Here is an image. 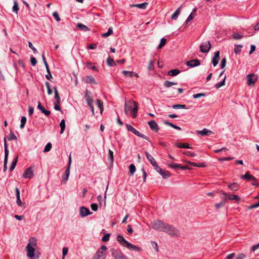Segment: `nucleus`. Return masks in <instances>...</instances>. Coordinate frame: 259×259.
<instances>
[{
	"instance_id": "13d9d810",
	"label": "nucleus",
	"mask_w": 259,
	"mask_h": 259,
	"mask_svg": "<svg viewBox=\"0 0 259 259\" xmlns=\"http://www.w3.org/2000/svg\"><path fill=\"white\" fill-rule=\"evenodd\" d=\"M52 148V144L51 143H48L45 146L44 152H47L50 151Z\"/></svg>"
},
{
	"instance_id": "7c9ffc66",
	"label": "nucleus",
	"mask_w": 259,
	"mask_h": 259,
	"mask_svg": "<svg viewBox=\"0 0 259 259\" xmlns=\"http://www.w3.org/2000/svg\"><path fill=\"white\" fill-rule=\"evenodd\" d=\"M54 93H55V99L56 100L55 103H57V104H60V98L59 95V93L57 90L56 87L54 88Z\"/></svg>"
},
{
	"instance_id": "680f3d73",
	"label": "nucleus",
	"mask_w": 259,
	"mask_h": 259,
	"mask_svg": "<svg viewBox=\"0 0 259 259\" xmlns=\"http://www.w3.org/2000/svg\"><path fill=\"white\" fill-rule=\"evenodd\" d=\"M53 16L54 17V18L56 19V20L57 21V22H60L61 19H60V18L58 14V13L57 12H54L53 13Z\"/></svg>"
},
{
	"instance_id": "c756f323",
	"label": "nucleus",
	"mask_w": 259,
	"mask_h": 259,
	"mask_svg": "<svg viewBox=\"0 0 259 259\" xmlns=\"http://www.w3.org/2000/svg\"><path fill=\"white\" fill-rule=\"evenodd\" d=\"M176 146L180 148H187V149H190L191 148V147L190 146V145L188 143H177L176 144Z\"/></svg>"
},
{
	"instance_id": "4c0bfd02",
	"label": "nucleus",
	"mask_w": 259,
	"mask_h": 259,
	"mask_svg": "<svg viewBox=\"0 0 259 259\" xmlns=\"http://www.w3.org/2000/svg\"><path fill=\"white\" fill-rule=\"evenodd\" d=\"M113 33V29H112V27H109L108 30V31L106 33H104L102 34V36L103 37H107L108 36H109V35H110L111 34H112Z\"/></svg>"
},
{
	"instance_id": "bf43d9fd",
	"label": "nucleus",
	"mask_w": 259,
	"mask_h": 259,
	"mask_svg": "<svg viewBox=\"0 0 259 259\" xmlns=\"http://www.w3.org/2000/svg\"><path fill=\"white\" fill-rule=\"evenodd\" d=\"M154 169L156 170L157 172H158L159 174L162 172V169H161L159 166L157 164V163H155V164H154L153 165H152Z\"/></svg>"
},
{
	"instance_id": "3c124183",
	"label": "nucleus",
	"mask_w": 259,
	"mask_h": 259,
	"mask_svg": "<svg viewBox=\"0 0 259 259\" xmlns=\"http://www.w3.org/2000/svg\"><path fill=\"white\" fill-rule=\"evenodd\" d=\"M84 98L86 101L92 99L91 97V92L90 91L88 90L85 91Z\"/></svg>"
},
{
	"instance_id": "ddd939ff",
	"label": "nucleus",
	"mask_w": 259,
	"mask_h": 259,
	"mask_svg": "<svg viewBox=\"0 0 259 259\" xmlns=\"http://www.w3.org/2000/svg\"><path fill=\"white\" fill-rule=\"evenodd\" d=\"M148 124L149 125L151 130L155 132H158L159 130V126L155 120H151L148 122Z\"/></svg>"
},
{
	"instance_id": "09e8293b",
	"label": "nucleus",
	"mask_w": 259,
	"mask_h": 259,
	"mask_svg": "<svg viewBox=\"0 0 259 259\" xmlns=\"http://www.w3.org/2000/svg\"><path fill=\"white\" fill-rule=\"evenodd\" d=\"M242 46L241 45L236 46L234 49V53L236 54H239L241 51Z\"/></svg>"
},
{
	"instance_id": "c03bdc74",
	"label": "nucleus",
	"mask_w": 259,
	"mask_h": 259,
	"mask_svg": "<svg viewBox=\"0 0 259 259\" xmlns=\"http://www.w3.org/2000/svg\"><path fill=\"white\" fill-rule=\"evenodd\" d=\"M130 173L131 175H133L136 171V168L134 164H131L129 166Z\"/></svg>"
},
{
	"instance_id": "0e129e2a",
	"label": "nucleus",
	"mask_w": 259,
	"mask_h": 259,
	"mask_svg": "<svg viewBox=\"0 0 259 259\" xmlns=\"http://www.w3.org/2000/svg\"><path fill=\"white\" fill-rule=\"evenodd\" d=\"M154 62L153 60H150L149 63L148 69L149 70H151L154 69Z\"/></svg>"
},
{
	"instance_id": "2eb2a0df",
	"label": "nucleus",
	"mask_w": 259,
	"mask_h": 259,
	"mask_svg": "<svg viewBox=\"0 0 259 259\" xmlns=\"http://www.w3.org/2000/svg\"><path fill=\"white\" fill-rule=\"evenodd\" d=\"M79 212L80 215L82 217H85L89 214H91L92 212L90 211V210L84 206H81L79 208Z\"/></svg>"
},
{
	"instance_id": "79ce46f5",
	"label": "nucleus",
	"mask_w": 259,
	"mask_h": 259,
	"mask_svg": "<svg viewBox=\"0 0 259 259\" xmlns=\"http://www.w3.org/2000/svg\"><path fill=\"white\" fill-rule=\"evenodd\" d=\"M60 126L61 127V131L60 133L63 134L64 132L65 128V121L64 119H63L60 123Z\"/></svg>"
},
{
	"instance_id": "72a5a7b5",
	"label": "nucleus",
	"mask_w": 259,
	"mask_h": 259,
	"mask_svg": "<svg viewBox=\"0 0 259 259\" xmlns=\"http://www.w3.org/2000/svg\"><path fill=\"white\" fill-rule=\"evenodd\" d=\"M17 158H18V156L16 157L13 160L12 163H11V166L9 168V170L10 171L12 172L15 168L16 164H17Z\"/></svg>"
},
{
	"instance_id": "7ed1b4c3",
	"label": "nucleus",
	"mask_w": 259,
	"mask_h": 259,
	"mask_svg": "<svg viewBox=\"0 0 259 259\" xmlns=\"http://www.w3.org/2000/svg\"><path fill=\"white\" fill-rule=\"evenodd\" d=\"M117 239L118 242L123 246L126 247L127 248L136 251H140L141 249L134 244L128 242L125 239L124 237L120 234L117 235Z\"/></svg>"
},
{
	"instance_id": "393cba45",
	"label": "nucleus",
	"mask_w": 259,
	"mask_h": 259,
	"mask_svg": "<svg viewBox=\"0 0 259 259\" xmlns=\"http://www.w3.org/2000/svg\"><path fill=\"white\" fill-rule=\"evenodd\" d=\"M148 5V4L145 2L142 4L132 5L131 7H137L139 9H144L147 7Z\"/></svg>"
},
{
	"instance_id": "473e14b6",
	"label": "nucleus",
	"mask_w": 259,
	"mask_h": 259,
	"mask_svg": "<svg viewBox=\"0 0 259 259\" xmlns=\"http://www.w3.org/2000/svg\"><path fill=\"white\" fill-rule=\"evenodd\" d=\"M77 27L81 30L84 31H87L90 30V29L87 26L84 25L82 23H78L77 25Z\"/></svg>"
},
{
	"instance_id": "5701e85b",
	"label": "nucleus",
	"mask_w": 259,
	"mask_h": 259,
	"mask_svg": "<svg viewBox=\"0 0 259 259\" xmlns=\"http://www.w3.org/2000/svg\"><path fill=\"white\" fill-rule=\"evenodd\" d=\"M228 187L232 191L235 192L238 190L239 186L236 183H233L230 184L228 185Z\"/></svg>"
},
{
	"instance_id": "39448f33",
	"label": "nucleus",
	"mask_w": 259,
	"mask_h": 259,
	"mask_svg": "<svg viewBox=\"0 0 259 259\" xmlns=\"http://www.w3.org/2000/svg\"><path fill=\"white\" fill-rule=\"evenodd\" d=\"M151 225L152 228L154 230L163 232L166 223L159 220H157L152 222Z\"/></svg>"
},
{
	"instance_id": "e2e57ef3",
	"label": "nucleus",
	"mask_w": 259,
	"mask_h": 259,
	"mask_svg": "<svg viewBox=\"0 0 259 259\" xmlns=\"http://www.w3.org/2000/svg\"><path fill=\"white\" fill-rule=\"evenodd\" d=\"M110 234H105L102 238V241L104 242H106L109 241L110 238Z\"/></svg>"
},
{
	"instance_id": "bb28decb",
	"label": "nucleus",
	"mask_w": 259,
	"mask_h": 259,
	"mask_svg": "<svg viewBox=\"0 0 259 259\" xmlns=\"http://www.w3.org/2000/svg\"><path fill=\"white\" fill-rule=\"evenodd\" d=\"M70 174V168H67L65 170L64 175L62 177L63 182L65 183L68 179Z\"/></svg>"
},
{
	"instance_id": "f704fd0d",
	"label": "nucleus",
	"mask_w": 259,
	"mask_h": 259,
	"mask_svg": "<svg viewBox=\"0 0 259 259\" xmlns=\"http://www.w3.org/2000/svg\"><path fill=\"white\" fill-rule=\"evenodd\" d=\"M159 174H160L164 179L169 177L171 175L169 171L163 170V169L162 170V172L160 173Z\"/></svg>"
},
{
	"instance_id": "423d86ee",
	"label": "nucleus",
	"mask_w": 259,
	"mask_h": 259,
	"mask_svg": "<svg viewBox=\"0 0 259 259\" xmlns=\"http://www.w3.org/2000/svg\"><path fill=\"white\" fill-rule=\"evenodd\" d=\"M106 250L107 247L105 245H102L94 254L92 259H105L106 254L104 252Z\"/></svg>"
},
{
	"instance_id": "a18cd8bd",
	"label": "nucleus",
	"mask_w": 259,
	"mask_h": 259,
	"mask_svg": "<svg viewBox=\"0 0 259 259\" xmlns=\"http://www.w3.org/2000/svg\"><path fill=\"white\" fill-rule=\"evenodd\" d=\"M108 159L110 163H113L114 160L113 152L111 150H109Z\"/></svg>"
},
{
	"instance_id": "f257e3e1",
	"label": "nucleus",
	"mask_w": 259,
	"mask_h": 259,
	"mask_svg": "<svg viewBox=\"0 0 259 259\" xmlns=\"http://www.w3.org/2000/svg\"><path fill=\"white\" fill-rule=\"evenodd\" d=\"M138 110V105L135 101H128L125 102L124 104V112L126 115L131 113L133 118L137 117V114Z\"/></svg>"
},
{
	"instance_id": "4d7b16f0",
	"label": "nucleus",
	"mask_w": 259,
	"mask_h": 259,
	"mask_svg": "<svg viewBox=\"0 0 259 259\" xmlns=\"http://www.w3.org/2000/svg\"><path fill=\"white\" fill-rule=\"evenodd\" d=\"M225 78H226V77H225ZM225 78H224L223 79V80L221 82H218V83H216L215 85V87L217 89H219V88H221V87L224 85H225Z\"/></svg>"
},
{
	"instance_id": "f3484780",
	"label": "nucleus",
	"mask_w": 259,
	"mask_h": 259,
	"mask_svg": "<svg viewBox=\"0 0 259 259\" xmlns=\"http://www.w3.org/2000/svg\"><path fill=\"white\" fill-rule=\"evenodd\" d=\"M220 58V52L218 51L214 53L212 58V63L213 66H215L218 64Z\"/></svg>"
},
{
	"instance_id": "f8f14e48",
	"label": "nucleus",
	"mask_w": 259,
	"mask_h": 259,
	"mask_svg": "<svg viewBox=\"0 0 259 259\" xmlns=\"http://www.w3.org/2000/svg\"><path fill=\"white\" fill-rule=\"evenodd\" d=\"M211 48V44L209 41L203 42L200 46V51L202 53H207Z\"/></svg>"
},
{
	"instance_id": "f03ea898",
	"label": "nucleus",
	"mask_w": 259,
	"mask_h": 259,
	"mask_svg": "<svg viewBox=\"0 0 259 259\" xmlns=\"http://www.w3.org/2000/svg\"><path fill=\"white\" fill-rule=\"evenodd\" d=\"M37 246V240L34 237L29 239V242L26 247L27 257L32 258L34 256V247Z\"/></svg>"
},
{
	"instance_id": "603ef678",
	"label": "nucleus",
	"mask_w": 259,
	"mask_h": 259,
	"mask_svg": "<svg viewBox=\"0 0 259 259\" xmlns=\"http://www.w3.org/2000/svg\"><path fill=\"white\" fill-rule=\"evenodd\" d=\"M166 42V39L165 38H162L160 40V42L158 46V49H161L163 46H165Z\"/></svg>"
},
{
	"instance_id": "338daca9",
	"label": "nucleus",
	"mask_w": 259,
	"mask_h": 259,
	"mask_svg": "<svg viewBox=\"0 0 259 259\" xmlns=\"http://www.w3.org/2000/svg\"><path fill=\"white\" fill-rule=\"evenodd\" d=\"M205 96V95L204 93H198V94H194L193 95V98L194 99H197L198 98H200L201 97H204Z\"/></svg>"
},
{
	"instance_id": "4468645a",
	"label": "nucleus",
	"mask_w": 259,
	"mask_h": 259,
	"mask_svg": "<svg viewBox=\"0 0 259 259\" xmlns=\"http://www.w3.org/2000/svg\"><path fill=\"white\" fill-rule=\"evenodd\" d=\"M33 176V170L31 167L27 168L23 175V177L26 179H31Z\"/></svg>"
},
{
	"instance_id": "6e6d98bb",
	"label": "nucleus",
	"mask_w": 259,
	"mask_h": 259,
	"mask_svg": "<svg viewBox=\"0 0 259 259\" xmlns=\"http://www.w3.org/2000/svg\"><path fill=\"white\" fill-rule=\"evenodd\" d=\"M45 84H46V87L47 88L48 94L49 95H51L52 94L53 91H52V89L51 88V86L50 85V83L49 82L47 81V82H46Z\"/></svg>"
},
{
	"instance_id": "ea45409f",
	"label": "nucleus",
	"mask_w": 259,
	"mask_h": 259,
	"mask_svg": "<svg viewBox=\"0 0 259 259\" xmlns=\"http://www.w3.org/2000/svg\"><path fill=\"white\" fill-rule=\"evenodd\" d=\"M96 104L99 108H100L101 113H102L103 110L102 101L100 99H97L96 100Z\"/></svg>"
},
{
	"instance_id": "2f4dec72",
	"label": "nucleus",
	"mask_w": 259,
	"mask_h": 259,
	"mask_svg": "<svg viewBox=\"0 0 259 259\" xmlns=\"http://www.w3.org/2000/svg\"><path fill=\"white\" fill-rule=\"evenodd\" d=\"M180 73V71L178 69L171 70L168 72V75L169 76H174Z\"/></svg>"
},
{
	"instance_id": "c9c22d12",
	"label": "nucleus",
	"mask_w": 259,
	"mask_h": 259,
	"mask_svg": "<svg viewBox=\"0 0 259 259\" xmlns=\"http://www.w3.org/2000/svg\"><path fill=\"white\" fill-rule=\"evenodd\" d=\"M113 33V29H112V27H109L108 30V31L106 33H104L102 34V36L103 37H107L108 36H109V35H110L111 34H112Z\"/></svg>"
},
{
	"instance_id": "37998d69",
	"label": "nucleus",
	"mask_w": 259,
	"mask_h": 259,
	"mask_svg": "<svg viewBox=\"0 0 259 259\" xmlns=\"http://www.w3.org/2000/svg\"><path fill=\"white\" fill-rule=\"evenodd\" d=\"M12 10L16 14H18V11L19 10V6L16 1H15L14 2V6L12 8Z\"/></svg>"
},
{
	"instance_id": "0eeeda50",
	"label": "nucleus",
	"mask_w": 259,
	"mask_h": 259,
	"mask_svg": "<svg viewBox=\"0 0 259 259\" xmlns=\"http://www.w3.org/2000/svg\"><path fill=\"white\" fill-rule=\"evenodd\" d=\"M126 128L128 131L131 132L132 133L134 134L136 136L142 138L147 141H149V138L144 134L141 133L139 131H138L136 129L133 127L131 125L128 124H125Z\"/></svg>"
},
{
	"instance_id": "20e7f679",
	"label": "nucleus",
	"mask_w": 259,
	"mask_h": 259,
	"mask_svg": "<svg viewBox=\"0 0 259 259\" xmlns=\"http://www.w3.org/2000/svg\"><path fill=\"white\" fill-rule=\"evenodd\" d=\"M163 232L174 237L180 236V231L176 228L167 224H166Z\"/></svg>"
},
{
	"instance_id": "9b49d317",
	"label": "nucleus",
	"mask_w": 259,
	"mask_h": 259,
	"mask_svg": "<svg viewBox=\"0 0 259 259\" xmlns=\"http://www.w3.org/2000/svg\"><path fill=\"white\" fill-rule=\"evenodd\" d=\"M247 83L248 85L254 84L257 80V76L253 73L247 75Z\"/></svg>"
},
{
	"instance_id": "9d476101",
	"label": "nucleus",
	"mask_w": 259,
	"mask_h": 259,
	"mask_svg": "<svg viewBox=\"0 0 259 259\" xmlns=\"http://www.w3.org/2000/svg\"><path fill=\"white\" fill-rule=\"evenodd\" d=\"M222 194L224 196L225 199H227L228 200L238 201L240 199L239 196L237 195L228 194L225 192H222Z\"/></svg>"
},
{
	"instance_id": "cd10ccee",
	"label": "nucleus",
	"mask_w": 259,
	"mask_h": 259,
	"mask_svg": "<svg viewBox=\"0 0 259 259\" xmlns=\"http://www.w3.org/2000/svg\"><path fill=\"white\" fill-rule=\"evenodd\" d=\"M182 6H181L175 12V13L171 15V18L172 20H177L179 15L180 14V10L182 8Z\"/></svg>"
},
{
	"instance_id": "a19ab883",
	"label": "nucleus",
	"mask_w": 259,
	"mask_h": 259,
	"mask_svg": "<svg viewBox=\"0 0 259 259\" xmlns=\"http://www.w3.org/2000/svg\"><path fill=\"white\" fill-rule=\"evenodd\" d=\"M106 61L108 65L109 66H113L116 65L114 60L112 59L110 57L107 58Z\"/></svg>"
},
{
	"instance_id": "49530a36",
	"label": "nucleus",
	"mask_w": 259,
	"mask_h": 259,
	"mask_svg": "<svg viewBox=\"0 0 259 259\" xmlns=\"http://www.w3.org/2000/svg\"><path fill=\"white\" fill-rule=\"evenodd\" d=\"M86 67L88 68H89L90 69H91L92 70H97V68L95 65H93L92 64V63H91L90 62H87V63Z\"/></svg>"
},
{
	"instance_id": "6e6552de",
	"label": "nucleus",
	"mask_w": 259,
	"mask_h": 259,
	"mask_svg": "<svg viewBox=\"0 0 259 259\" xmlns=\"http://www.w3.org/2000/svg\"><path fill=\"white\" fill-rule=\"evenodd\" d=\"M111 252L112 257L114 259H128L119 249H111Z\"/></svg>"
},
{
	"instance_id": "b1692460",
	"label": "nucleus",
	"mask_w": 259,
	"mask_h": 259,
	"mask_svg": "<svg viewBox=\"0 0 259 259\" xmlns=\"http://www.w3.org/2000/svg\"><path fill=\"white\" fill-rule=\"evenodd\" d=\"M145 154L147 158L152 165L157 163L154 158L148 152L145 151Z\"/></svg>"
},
{
	"instance_id": "8fccbe9b",
	"label": "nucleus",
	"mask_w": 259,
	"mask_h": 259,
	"mask_svg": "<svg viewBox=\"0 0 259 259\" xmlns=\"http://www.w3.org/2000/svg\"><path fill=\"white\" fill-rule=\"evenodd\" d=\"M8 139L9 141H12V140H17V138L15 135V134L12 131H11L10 134L8 136Z\"/></svg>"
},
{
	"instance_id": "6ab92c4d",
	"label": "nucleus",
	"mask_w": 259,
	"mask_h": 259,
	"mask_svg": "<svg viewBox=\"0 0 259 259\" xmlns=\"http://www.w3.org/2000/svg\"><path fill=\"white\" fill-rule=\"evenodd\" d=\"M197 133L201 136H208L212 134V132L206 128H203L202 131H197Z\"/></svg>"
},
{
	"instance_id": "69168bd1",
	"label": "nucleus",
	"mask_w": 259,
	"mask_h": 259,
	"mask_svg": "<svg viewBox=\"0 0 259 259\" xmlns=\"http://www.w3.org/2000/svg\"><path fill=\"white\" fill-rule=\"evenodd\" d=\"M225 202L224 201H222L220 203H217L215 204V207L217 209H219L221 207H223L225 205Z\"/></svg>"
},
{
	"instance_id": "864d4df0",
	"label": "nucleus",
	"mask_w": 259,
	"mask_h": 259,
	"mask_svg": "<svg viewBox=\"0 0 259 259\" xmlns=\"http://www.w3.org/2000/svg\"><path fill=\"white\" fill-rule=\"evenodd\" d=\"M168 166L173 169L180 168L181 165L177 163H171L168 164Z\"/></svg>"
},
{
	"instance_id": "774afa93",
	"label": "nucleus",
	"mask_w": 259,
	"mask_h": 259,
	"mask_svg": "<svg viewBox=\"0 0 259 259\" xmlns=\"http://www.w3.org/2000/svg\"><path fill=\"white\" fill-rule=\"evenodd\" d=\"M91 209L93 210V211H97L98 210V205L96 204V203H93L91 205Z\"/></svg>"
},
{
	"instance_id": "aec40b11",
	"label": "nucleus",
	"mask_w": 259,
	"mask_h": 259,
	"mask_svg": "<svg viewBox=\"0 0 259 259\" xmlns=\"http://www.w3.org/2000/svg\"><path fill=\"white\" fill-rule=\"evenodd\" d=\"M241 178L242 179L250 180H252L254 181H256V179L253 176L250 175L249 172H246L244 175H242L241 176Z\"/></svg>"
},
{
	"instance_id": "58836bf2",
	"label": "nucleus",
	"mask_w": 259,
	"mask_h": 259,
	"mask_svg": "<svg viewBox=\"0 0 259 259\" xmlns=\"http://www.w3.org/2000/svg\"><path fill=\"white\" fill-rule=\"evenodd\" d=\"M176 84H177V82L169 81H167V80L165 81L163 84L164 86L167 88H170L172 85H176Z\"/></svg>"
},
{
	"instance_id": "052dcab7",
	"label": "nucleus",
	"mask_w": 259,
	"mask_h": 259,
	"mask_svg": "<svg viewBox=\"0 0 259 259\" xmlns=\"http://www.w3.org/2000/svg\"><path fill=\"white\" fill-rule=\"evenodd\" d=\"M151 244L152 246L153 247V248L155 250V251L156 252H158V247L157 243L154 241H151Z\"/></svg>"
},
{
	"instance_id": "dca6fc26",
	"label": "nucleus",
	"mask_w": 259,
	"mask_h": 259,
	"mask_svg": "<svg viewBox=\"0 0 259 259\" xmlns=\"http://www.w3.org/2000/svg\"><path fill=\"white\" fill-rule=\"evenodd\" d=\"M83 80L86 83L97 84L95 78L92 75L85 76L83 78Z\"/></svg>"
},
{
	"instance_id": "de8ad7c7",
	"label": "nucleus",
	"mask_w": 259,
	"mask_h": 259,
	"mask_svg": "<svg viewBox=\"0 0 259 259\" xmlns=\"http://www.w3.org/2000/svg\"><path fill=\"white\" fill-rule=\"evenodd\" d=\"M26 122V118L25 116H22L21 119V124L20 127L21 129L24 127L25 124Z\"/></svg>"
},
{
	"instance_id": "4be33fe9",
	"label": "nucleus",
	"mask_w": 259,
	"mask_h": 259,
	"mask_svg": "<svg viewBox=\"0 0 259 259\" xmlns=\"http://www.w3.org/2000/svg\"><path fill=\"white\" fill-rule=\"evenodd\" d=\"M16 203L17 205L19 206H22V202L20 199V191L18 188H16Z\"/></svg>"
},
{
	"instance_id": "1a4fd4ad",
	"label": "nucleus",
	"mask_w": 259,
	"mask_h": 259,
	"mask_svg": "<svg viewBox=\"0 0 259 259\" xmlns=\"http://www.w3.org/2000/svg\"><path fill=\"white\" fill-rule=\"evenodd\" d=\"M4 148H5V159H4V170L5 171H6L7 169V162H8V155H9V150L7 148V145L6 138L4 139Z\"/></svg>"
},
{
	"instance_id": "a878e982",
	"label": "nucleus",
	"mask_w": 259,
	"mask_h": 259,
	"mask_svg": "<svg viewBox=\"0 0 259 259\" xmlns=\"http://www.w3.org/2000/svg\"><path fill=\"white\" fill-rule=\"evenodd\" d=\"M189 164L195 166V167H206L207 165L205 163H200L199 164L195 162H190V161H186Z\"/></svg>"
},
{
	"instance_id": "412c9836",
	"label": "nucleus",
	"mask_w": 259,
	"mask_h": 259,
	"mask_svg": "<svg viewBox=\"0 0 259 259\" xmlns=\"http://www.w3.org/2000/svg\"><path fill=\"white\" fill-rule=\"evenodd\" d=\"M37 109L40 110L42 113H44L46 116H49L51 114L50 111L46 110L44 106H42L40 103L38 102L37 105Z\"/></svg>"
},
{
	"instance_id": "c85d7f7f",
	"label": "nucleus",
	"mask_w": 259,
	"mask_h": 259,
	"mask_svg": "<svg viewBox=\"0 0 259 259\" xmlns=\"http://www.w3.org/2000/svg\"><path fill=\"white\" fill-rule=\"evenodd\" d=\"M122 73L124 75L125 77H132L134 75H135L137 77L138 76L137 74L134 73L132 71L123 70L122 71Z\"/></svg>"
},
{
	"instance_id": "5fc2aeb1",
	"label": "nucleus",
	"mask_w": 259,
	"mask_h": 259,
	"mask_svg": "<svg viewBox=\"0 0 259 259\" xmlns=\"http://www.w3.org/2000/svg\"><path fill=\"white\" fill-rule=\"evenodd\" d=\"M196 11V9H194L193 10V12L189 15L187 19H186V23H188L190 21L192 20L194 18V15L193 14V13H194Z\"/></svg>"
},
{
	"instance_id": "e433bc0d",
	"label": "nucleus",
	"mask_w": 259,
	"mask_h": 259,
	"mask_svg": "<svg viewBox=\"0 0 259 259\" xmlns=\"http://www.w3.org/2000/svg\"><path fill=\"white\" fill-rule=\"evenodd\" d=\"M113 33V29H112V27H109L108 30V31L106 33H104L102 34V36L103 37H107L108 36H109V35H110L111 34H112Z\"/></svg>"
},
{
	"instance_id": "a211bd4d",
	"label": "nucleus",
	"mask_w": 259,
	"mask_h": 259,
	"mask_svg": "<svg viewBox=\"0 0 259 259\" xmlns=\"http://www.w3.org/2000/svg\"><path fill=\"white\" fill-rule=\"evenodd\" d=\"M186 64L191 67H194L200 65V61L198 59L192 60L189 61H187Z\"/></svg>"
}]
</instances>
